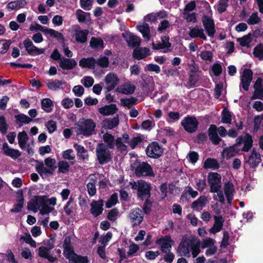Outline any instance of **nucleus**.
Returning <instances> with one entry per match:
<instances>
[{"instance_id":"b1692460","label":"nucleus","mask_w":263,"mask_h":263,"mask_svg":"<svg viewBox=\"0 0 263 263\" xmlns=\"http://www.w3.org/2000/svg\"><path fill=\"white\" fill-rule=\"evenodd\" d=\"M60 67L64 70L73 69L77 65L76 61L74 59L62 57L59 61Z\"/></svg>"},{"instance_id":"f704fd0d","label":"nucleus","mask_w":263,"mask_h":263,"mask_svg":"<svg viewBox=\"0 0 263 263\" xmlns=\"http://www.w3.org/2000/svg\"><path fill=\"white\" fill-rule=\"evenodd\" d=\"M104 144L108 148L114 149L115 147L116 140L111 134L106 133L102 136Z\"/></svg>"},{"instance_id":"cd10ccee","label":"nucleus","mask_w":263,"mask_h":263,"mask_svg":"<svg viewBox=\"0 0 263 263\" xmlns=\"http://www.w3.org/2000/svg\"><path fill=\"white\" fill-rule=\"evenodd\" d=\"M224 192L229 203H231L233 199L235 192L233 184L230 181H227L224 184Z\"/></svg>"},{"instance_id":"20e7f679","label":"nucleus","mask_w":263,"mask_h":263,"mask_svg":"<svg viewBox=\"0 0 263 263\" xmlns=\"http://www.w3.org/2000/svg\"><path fill=\"white\" fill-rule=\"evenodd\" d=\"M96 126V123L91 119H84L80 121L77 125V132L84 136H89L92 134Z\"/></svg>"},{"instance_id":"49530a36","label":"nucleus","mask_w":263,"mask_h":263,"mask_svg":"<svg viewBox=\"0 0 263 263\" xmlns=\"http://www.w3.org/2000/svg\"><path fill=\"white\" fill-rule=\"evenodd\" d=\"M198 56L206 63H211L213 60V53L211 51L202 50L198 54Z\"/></svg>"},{"instance_id":"09e8293b","label":"nucleus","mask_w":263,"mask_h":263,"mask_svg":"<svg viewBox=\"0 0 263 263\" xmlns=\"http://www.w3.org/2000/svg\"><path fill=\"white\" fill-rule=\"evenodd\" d=\"M236 146V144L233 146H230L229 148L223 149L222 153L223 157L227 159H230L235 156L237 153V151L235 149Z\"/></svg>"},{"instance_id":"4468645a","label":"nucleus","mask_w":263,"mask_h":263,"mask_svg":"<svg viewBox=\"0 0 263 263\" xmlns=\"http://www.w3.org/2000/svg\"><path fill=\"white\" fill-rule=\"evenodd\" d=\"M237 144H243L241 150L243 152H248L252 147L253 139L252 136L246 134L244 136H240L236 139Z\"/></svg>"},{"instance_id":"7c9ffc66","label":"nucleus","mask_w":263,"mask_h":263,"mask_svg":"<svg viewBox=\"0 0 263 263\" xmlns=\"http://www.w3.org/2000/svg\"><path fill=\"white\" fill-rule=\"evenodd\" d=\"M66 82L64 80H59L54 79L49 80L46 83L47 87L53 91H57L59 89H63V86L66 85Z\"/></svg>"},{"instance_id":"3c124183","label":"nucleus","mask_w":263,"mask_h":263,"mask_svg":"<svg viewBox=\"0 0 263 263\" xmlns=\"http://www.w3.org/2000/svg\"><path fill=\"white\" fill-rule=\"evenodd\" d=\"M90 46L92 48L102 49L104 48L103 41L100 38L92 37L90 41Z\"/></svg>"},{"instance_id":"6ab92c4d","label":"nucleus","mask_w":263,"mask_h":263,"mask_svg":"<svg viewBox=\"0 0 263 263\" xmlns=\"http://www.w3.org/2000/svg\"><path fill=\"white\" fill-rule=\"evenodd\" d=\"M104 202L103 200H93L90 203V212L95 217L102 214L103 211Z\"/></svg>"},{"instance_id":"ea45409f","label":"nucleus","mask_w":263,"mask_h":263,"mask_svg":"<svg viewBox=\"0 0 263 263\" xmlns=\"http://www.w3.org/2000/svg\"><path fill=\"white\" fill-rule=\"evenodd\" d=\"M145 141L143 135H138L133 137L130 141L128 140V144L132 149H135L137 146L142 145Z\"/></svg>"},{"instance_id":"9d476101","label":"nucleus","mask_w":263,"mask_h":263,"mask_svg":"<svg viewBox=\"0 0 263 263\" xmlns=\"http://www.w3.org/2000/svg\"><path fill=\"white\" fill-rule=\"evenodd\" d=\"M104 82L106 89L109 91L116 88L119 83L120 79L116 74L110 72L105 77Z\"/></svg>"},{"instance_id":"69168bd1","label":"nucleus","mask_w":263,"mask_h":263,"mask_svg":"<svg viewBox=\"0 0 263 263\" xmlns=\"http://www.w3.org/2000/svg\"><path fill=\"white\" fill-rule=\"evenodd\" d=\"M62 157L63 159L68 160H74L75 158V155L73 151L71 149H68L63 152Z\"/></svg>"},{"instance_id":"c9c22d12","label":"nucleus","mask_w":263,"mask_h":263,"mask_svg":"<svg viewBox=\"0 0 263 263\" xmlns=\"http://www.w3.org/2000/svg\"><path fill=\"white\" fill-rule=\"evenodd\" d=\"M117 110L116 105L115 104H110L108 105H105L98 109L99 113L103 116H109L112 115L116 113Z\"/></svg>"},{"instance_id":"f03ea898","label":"nucleus","mask_w":263,"mask_h":263,"mask_svg":"<svg viewBox=\"0 0 263 263\" xmlns=\"http://www.w3.org/2000/svg\"><path fill=\"white\" fill-rule=\"evenodd\" d=\"M28 208L34 212L39 211L42 215L49 214L53 210L46 204L45 196H35L28 203Z\"/></svg>"},{"instance_id":"ddd939ff","label":"nucleus","mask_w":263,"mask_h":263,"mask_svg":"<svg viewBox=\"0 0 263 263\" xmlns=\"http://www.w3.org/2000/svg\"><path fill=\"white\" fill-rule=\"evenodd\" d=\"M23 44L26 51L30 55L35 56L44 53L45 52V49L38 48L34 46L29 39L25 40L23 42Z\"/></svg>"},{"instance_id":"412c9836","label":"nucleus","mask_w":263,"mask_h":263,"mask_svg":"<svg viewBox=\"0 0 263 263\" xmlns=\"http://www.w3.org/2000/svg\"><path fill=\"white\" fill-rule=\"evenodd\" d=\"M135 86L132 84L130 81H127L118 86L116 88V91L128 95L133 94L135 92Z\"/></svg>"},{"instance_id":"58836bf2","label":"nucleus","mask_w":263,"mask_h":263,"mask_svg":"<svg viewBox=\"0 0 263 263\" xmlns=\"http://www.w3.org/2000/svg\"><path fill=\"white\" fill-rule=\"evenodd\" d=\"M89 31L88 30H76L74 32L76 40L77 42L84 43L86 42Z\"/></svg>"},{"instance_id":"4be33fe9","label":"nucleus","mask_w":263,"mask_h":263,"mask_svg":"<svg viewBox=\"0 0 263 263\" xmlns=\"http://www.w3.org/2000/svg\"><path fill=\"white\" fill-rule=\"evenodd\" d=\"M122 36L129 46L136 47L140 45V38L132 33L125 32L122 33Z\"/></svg>"},{"instance_id":"393cba45","label":"nucleus","mask_w":263,"mask_h":263,"mask_svg":"<svg viewBox=\"0 0 263 263\" xmlns=\"http://www.w3.org/2000/svg\"><path fill=\"white\" fill-rule=\"evenodd\" d=\"M63 247L64 249V254L68 260L71 258V257L76 254L71 245V240L69 237H66L65 239Z\"/></svg>"},{"instance_id":"864d4df0","label":"nucleus","mask_w":263,"mask_h":263,"mask_svg":"<svg viewBox=\"0 0 263 263\" xmlns=\"http://www.w3.org/2000/svg\"><path fill=\"white\" fill-rule=\"evenodd\" d=\"M16 121L19 124L20 126H22L24 124H28L32 121V119L28 117L24 114H20L15 116Z\"/></svg>"},{"instance_id":"a878e982","label":"nucleus","mask_w":263,"mask_h":263,"mask_svg":"<svg viewBox=\"0 0 263 263\" xmlns=\"http://www.w3.org/2000/svg\"><path fill=\"white\" fill-rule=\"evenodd\" d=\"M214 224L210 229V233L212 234L220 232L222 229L224 223V219L221 215L214 216Z\"/></svg>"},{"instance_id":"f257e3e1","label":"nucleus","mask_w":263,"mask_h":263,"mask_svg":"<svg viewBox=\"0 0 263 263\" xmlns=\"http://www.w3.org/2000/svg\"><path fill=\"white\" fill-rule=\"evenodd\" d=\"M200 241L194 236L183 235L177 249L181 256L190 257L191 255L195 258L200 252Z\"/></svg>"},{"instance_id":"c03bdc74","label":"nucleus","mask_w":263,"mask_h":263,"mask_svg":"<svg viewBox=\"0 0 263 263\" xmlns=\"http://www.w3.org/2000/svg\"><path fill=\"white\" fill-rule=\"evenodd\" d=\"M73 147L76 149L77 152V156L84 160H87L88 157V154L87 151L84 147V146L79 145L78 144H74Z\"/></svg>"},{"instance_id":"2f4dec72","label":"nucleus","mask_w":263,"mask_h":263,"mask_svg":"<svg viewBox=\"0 0 263 263\" xmlns=\"http://www.w3.org/2000/svg\"><path fill=\"white\" fill-rule=\"evenodd\" d=\"M36 171L42 177L53 175V172L46 166L42 162H38L36 165Z\"/></svg>"},{"instance_id":"9b49d317","label":"nucleus","mask_w":263,"mask_h":263,"mask_svg":"<svg viewBox=\"0 0 263 263\" xmlns=\"http://www.w3.org/2000/svg\"><path fill=\"white\" fill-rule=\"evenodd\" d=\"M252 79V71L250 69H245L241 76L240 87H241L245 91H248Z\"/></svg>"},{"instance_id":"e433bc0d","label":"nucleus","mask_w":263,"mask_h":263,"mask_svg":"<svg viewBox=\"0 0 263 263\" xmlns=\"http://www.w3.org/2000/svg\"><path fill=\"white\" fill-rule=\"evenodd\" d=\"M149 54L150 50L146 47L136 49L133 52V57L137 60L143 59Z\"/></svg>"},{"instance_id":"aec40b11","label":"nucleus","mask_w":263,"mask_h":263,"mask_svg":"<svg viewBox=\"0 0 263 263\" xmlns=\"http://www.w3.org/2000/svg\"><path fill=\"white\" fill-rule=\"evenodd\" d=\"M2 149L4 155L14 160L21 156V152L20 151L10 147L7 142L3 144Z\"/></svg>"},{"instance_id":"680f3d73","label":"nucleus","mask_w":263,"mask_h":263,"mask_svg":"<svg viewBox=\"0 0 263 263\" xmlns=\"http://www.w3.org/2000/svg\"><path fill=\"white\" fill-rule=\"evenodd\" d=\"M45 165L49 167L53 172H54L55 169L56 168V160L54 158H51L50 157H48L46 158L44 160Z\"/></svg>"},{"instance_id":"423d86ee","label":"nucleus","mask_w":263,"mask_h":263,"mask_svg":"<svg viewBox=\"0 0 263 263\" xmlns=\"http://www.w3.org/2000/svg\"><path fill=\"white\" fill-rule=\"evenodd\" d=\"M221 176L217 173H210L208 176V180L210 187V192L215 193L221 187Z\"/></svg>"},{"instance_id":"de8ad7c7","label":"nucleus","mask_w":263,"mask_h":263,"mask_svg":"<svg viewBox=\"0 0 263 263\" xmlns=\"http://www.w3.org/2000/svg\"><path fill=\"white\" fill-rule=\"evenodd\" d=\"M219 164L218 161L214 159L208 158L204 162L203 167L205 168H210L212 170L218 169Z\"/></svg>"},{"instance_id":"6e6d98bb","label":"nucleus","mask_w":263,"mask_h":263,"mask_svg":"<svg viewBox=\"0 0 263 263\" xmlns=\"http://www.w3.org/2000/svg\"><path fill=\"white\" fill-rule=\"evenodd\" d=\"M58 170L59 173L65 174L69 171L70 165L66 161L62 160L58 163Z\"/></svg>"},{"instance_id":"5701e85b","label":"nucleus","mask_w":263,"mask_h":263,"mask_svg":"<svg viewBox=\"0 0 263 263\" xmlns=\"http://www.w3.org/2000/svg\"><path fill=\"white\" fill-rule=\"evenodd\" d=\"M129 136L127 134H124L122 137H118L116 140L115 146L121 152H127L126 143L128 144Z\"/></svg>"},{"instance_id":"bf43d9fd","label":"nucleus","mask_w":263,"mask_h":263,"mask_svg":"<svg viewBox=\"0 0 263 263\" xmlns=\"http://www.w3.org/2000/svg\"><path fill=\"white\" fill-rule=\"evenodd\" d=\"M11 42L10 40H2L0 41V53H5L8 50Z\"/></svg>"},{"instance_id":"39448f33","label":"nucleus","mask_w":263,"mask_h":263,"mask_svg":"<svg viewBox=\"0 0 263 263\" xmlns=\"http://www.w3.org/2000/svg\"><path fill=\"white\" fill-rule=\"evenodd\" d=\"M130 185L133 189L137 190L138 196L141 199H147L149 197V185L145 181L140 180L137 182H130Z\"/></svg>"},{"instance_id":"13d9d810","label":"nucleus","mask_w":263,"mask_h":263,"mask_svg":"<svg viewBox=\"0 0 263 263\" xmlns=\"http://www.w3.org/2000/svg\"><path fill=\"white\" fill-rule=\"evenodd\" d=\"M221 122L226 124H231L232 122V116L231 112L224 109L222 112Z\"/></svg>"},{"instance_id":"7ed1b4c3","label":"nucleus","mask_w":263,"mask_h":263,"mask_svg":"<svg viewBox=\"0 0 263 263\" xmlns=\"http://www.w3.org/2000/svg\"><path fill=\"white\" fill-rule=\"evenodd\" d=\"M96 155L98 163L101 165L108 163L111 161L112 153L103 143H99L96 148Z\"/></svg>"},{"instance_id":"603ef678","label":"nucleus","mask_w":263,"mask_h":263,"mask_svg":"<svg viewBox=\"0 0 263 263\" xmlns=\"http://www.w3.org/2000/svg\"><path fill=\"white\" fill-rule=\"evenodd\" d=\"M88 261L87 256H82L76 254L69 260V263H88Z\"/></svg>"},{"instance_id":"e2e57ef3","label":"nucleus","mask_w":263,"mask_h":263,"mask_svg":"<svg viewBox=\"0 0 263 263\" xmlns=\"http://www.w3.org/2000/svg\"><path fill=\"white\" fill-rule=\"evenodd\" d=\"M137 102V99L133 97H132L130 98L122 99L121 100L122 105L124 106L128 107V108H131L133 105L136 104Z\"/></svg>"},{"instance_id":"4d7b16f0","label":"nucleus","mask_w":263,"mask_h":263,"mask_svg":"<svg viewBox=\"0 0 263 263\" xmlns=\"http://www.w3.org/2000/svg\"><path fill=\"white\" fill-rule=\"evenodd\" d=\"M253 54L254 57L259 60H263V45L259 44L254 49Z\"/></svg>"},{"instance_id":"c85d7f7f","label":"nucleus","mask_w":263,"mask_h":263,"mask_svg":"<svg viewBox=\"0 0 263 263\" xmlns=\"http://www.w3.org/2000/svg\"><path fill=\"white\" fill-rule=\"evenodd\" d=\"M189 34L191 38L199 37L204 41H206L207 39L204 33V30L201 27L198 26L190 28Z\"/></svg>"},{"instance_id":"37998d69","label":"nucleus","mask_w":263,"mask_h":263,"mask_svg":"<svg viewBox=\"0 0 263 263\" xmlns=\"http://www.w3.org/2000/svg\"><path fill=\"white\" fill-rule=\"evenodd\" d=\"M17 140L20 147L22 149H24L26 147L28 141V136L26 132L24 130L19 132L17 135Z\"/></svg>"},{"instance_id":"473e14b6","label":"nucleus","mask_w":263,"mask_h":263,"mask_svg":"<svg viewBox=\"0 0 263 263\" xmlns=\"http://www.w3.org/2000/svg\"><path fill=\"white\" fill-rule=\"evenodd\" d=\"M119 123V118L115 117L104 120L102 123V127L105 129H112L117 127Z\"/></svg>"},{"instance_id":"a211bd4d","label":"nucleus","mask_w":263,"mask_h":263,"mask_svg":"<svg viewBox=\"0 0 263 263\" xmlns=\"http://www.w3.org/2000/svg\"><path fill=\"white\" fill-rule=\"evenodd\" d=\"M172 242L170 235L162 237L156 240V243L160 246L161 250L164 253H167L172 248L171 242Z\"/></svg>"},{"instance_id":"6e6552de","label":"nucleus","mask_w":263,"mask_h":263,"mask_svg":"<svg viewBox=\"0 0 263 263\" xmlns=\"http://www.w3.org/2000/svg\"><path fill=\"white\" fill-rule=\"evenodd\" d=\"M181 124L186 132L192 133L197 130L198 122L195 117H187L182 120Z\"/></svg>"},{"instance_id":"72a5a7b5","label":"nucleus","mask_w":263,"mask_h":263,"mask_svg":"<svg viewBox=\"0 0 263 263\" xmlns=\"http://www.w3.org/2000/svg\"><path fill=\"white\" fill-rule=\"evenodd\" d=\"M207 201V197L205 196H201L192 203L191 207L194 210L200 211L205 206Z\"/></svg>"},{"instance_id":"338daca9","label":"nucleus","mask_w":263,"mask_h":263,"mask_svg":"<svg viewBox=\"0 0 263 263\" xmlns=\"http://www.w3.org/2000/svg\"><path fill=\"white\" fill-rule=\"evenodd\" d=\"M108 58L105 56L101 57L96 61V66L98 65L102 68H106L108 67Z\"/></svg>"},{"instance_id":"1a4fd4ad","label":"nucleus","mask_w":263,"mask_h":263,"mask_svg":"<svg viewBox=\"0 0 263 263\" xmlns=\"http://www.w3.org/2000/svg\"><path fill=\"white\" fill-rule=\"evenodd\" d=\"M162 147L156 142H153L149 144L146 149V153L148 157L152 158H158L163 153Z\"/></svg>"},{"instance_id":"052dcab7","label":"nucleus","mask_w":263,"mask_h":263,"mask_svg":"<svg viewBox=\"0 0 263 263\" xmlns=\"http://www.w3.org/2000/svg\"><path fill=\"white\" fill-rule=\"evenodd\" d=\"M45 34H49L51 36L57 38L58 40L63 39L64 37L63 34L59 32L58 31H57L52 29L47 28L45 30Z\"/></svg>"},{"instance_id":"a19ab883","label":"nucleus","mask_w":263,"mask_h":263,"mask_svg":"<svg viewBox=\"0 0 263 263\" xmlns=\"http://www.w3.org/2000/svg\"><path fill=\"white\" fill-rule=\"evenodd\" d=\"M137 28L142 33L143 38L146 41L149 40L151 37L150 30L149 25L147 23H144L141 25H137Z\"/></svg>"},{"instance_id":"dca6fc26","label":"nucleus","mask_w":263,"mask_h":263,"mask_svg":"<svg viewBox=\"0 0 263 263\" xmlns=\"http://www.w3.org/2000/svg\"><path fill=\"white\" fill-rule=\"evenodd\" d=\"M128 217L133 227L138 226L143 220L142 211L139 208H136L129 214Z\"/></svg>"},{"instance_id":"0eeeda50","label":"nucleus","mask_w":263,"mask_h":263,"mask_svg":"<svg viewBox=\"0 0 263 263\" xmlns=\"http://www.w3.org/2000/svg\"><path fill=\"white\" fill-rule=\"evenodd\" d=\"M135 173L138 177H154L155 174L151 165L146 162L139 163L135 168Z\"/></svg>"},{"instance_id":"79ce46f5","label":"nucleus","mask_w":263,"mask_h":263,"mask_svg":"<svg viewBox=\"0 0 263 263\" xmlns=\"http://www.w3.org/2000/svg\"><path fill=\"white\" fill-rule=\"evenodd\" d=\"M24 203V199L22 192L19 193L17 197L16 203L14 207L10 210L11 212L18 213L21 211Z\"/></svg>"},{"instance_id":"4c0bfd02","label":"nucleus","mask_w":263,"mask_h":263,"mask_svg":"<svg viewBox=\"0 0 263 263\" xmlns=\"http://www.w3.org/2000/svg\"><path fill=\"white\" fill-rule=\"evenodd\" d=\"M79 65L82 68L94 69L96 66V60L93 58H83L79 61Z\"/></svg>"},{"instance_id":"0e129e2a","label":"nucleus","mask_w":263,"mask_h":263,"mask_svg":"<svg viewBox=\"0 0 263 263\" xmlns=\"http://www.w3.org/2000/svg\"><path fill=\"white\" fill-rule=\"evenodd\" d=\"M260 21V18L258 15L257 12L253 13L248 19L247 22L249 25H255L258 24Z\"/></svg>"},{"instance_id":"2eb2a0df","label":"nucleus","mask_w":263,"mask_h":263,"mask_svg":"<svg viewBox=\"0 0 263 263\" xmlns=\"http://www.w3.org/2000/svg\"><path fill=\"white\" fill-rule=\"evenodd\" d=\"M261 161L260 154L255 148H253L246 162L250 167L254 168L256 167Z\"/></svg>"},{"instance_id":"8fccbe9b","label":"nucleus","mask_w":263,"mask_h":263,"mask_svg":"<svg viewBox=\"0 0 263 263\" xmlns=\"http://www.w3.org/2000/svg\"><path fill=\"white\" fill-rule=\"evenodd\" d=\"M41 106L42 108L47 112H50L52 110V101L49 98L43 99L41 101Z\"/></svg>"},{"instance_id":"5fc2aeb1","label":"nucleus","mask_w":263,"mask_h":263,"mask_svg":"<svg viewBox=\"0 0 263 263\" xmlns=\"http://www.w3.org/2000/svg\"><path fill=\"white\" fill-rule=\"evenodd\" d=\"M20 240H23L26 243L29 244L33 248H36V242L32 238L29 233H26L20 237Z\"/></svg>"},{"instance_id":"a18cd8bd","label":"nucleus","mask_w":263,"mask_h":263,"mask_svg":"<svg viewBox=\"0 0 263 263\" xmlns=\"http://www.w3.org/2000/svg\"><path fill=\"white\" fill-rule=\"evenodd\" d=\"M27 2L25 0H17L9 2L7 5V8L11 10L19 9L24 8Z\"/></svg>"},{"instance_id":"774afa93","label":"nucleus","mask_w":263,"mask_h":263,"mask_svg":"<svg viewBox=\"0 0 263 263\" xmlns=\"http://www.w3.org/2000/svg\"><path fill=\"white\" fill-rule=\"evenodd\" d=\"M254 92L251 99H263V87L254 88Z\"/></svg>"},{"instance_id":"c756f323","label":"nucleus","mask_w":263,"mask_h":263,"mask_svg":"<svg viewBox=\"0 0 263 263\" xmlns=\"http://www.w3.org/2000/svg\"><path fill=\"white\" fill-rule=\"evenodd\" d=\"M38 255L40 257L46 258L51 262H53L57 260L56 257L51 255L50 249L44 246L38 249Z\"/></svg>"},{"instance_id":"f3484780","label":"nucleus","mask_w":263,"mask_h":263,"mask_svg":"<svg viewBox=\"0 0 263 263\" xmlns=\"http://www.w3.org/2000/svg\"><path fill=\"white\" fill-rule=\"evenodd\" d=\"M171 46L169 37L167 36L162 37L161 41H159L157 43H153V47L154 49H162L165 53L171 50Z\"/></svg>"},{"instance_id":"f8f14e48","label":"nucleus","mask_w":263,"mask_h":263,"mask_svg":"<svg viewBox=\"0 0 263 263\" xmlns=\"http://www.w3.org/2000/svg\"><path fill=\"white\" fill-rule=\"evenodd\" d=\"M202 22L208 36L213 37L216 32L213 20L211 17L204 15L202 17Z\"/></svg>"},{"instance_id":"bb28decb","label":"nucleus","mask_w":263,"mask_h":263,"mask_svg":"<svg viewBox=\"0 0 263 263\" xmlns=\"http://www.w3.org/2000/svg\"><path fill=\"white\" fill-rule=\"evenodd\" d=\"M208 135L212 143L217 145L221 141V139L217 134V128L215 125L212 124L208 129Z\"/></svg>"}]
</instances>
